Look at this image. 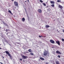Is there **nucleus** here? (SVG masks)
<instances>
[{"mask_svg":"<svg viewBox=\"0 0 64 64\" xmlns=\"http://www.w3.org/2000/svg\"><path fill=\"white\" fill-rule=\"evenodd\" d=\"M47 54H48V52L45 50L44 52L43 55L44 56H46L47 55Z\"/></svg>","mask_w":64,"mask_h":64,"instance_id":"f257e3e1","label":"nucleus"},{"mask_svg":"<svg viewBox=\"0 0 64 64\" xmlns=\"http://www.w3.org/2000/svg\"><path fill=\"white\" fill-rule=\"evenodd\" d=\"M14 4L16 6H18V3L16 2H14Z\"/></svg>","mask_w":64,"mask_h":64,"instance_id":"f03ea898","label":"nucleus"},{"mask_svg":"<svg viewBox=\"0 0 64 64\" xmlns=\"http://www.w3.org/2000/svg\"><path fill=\"white\" fill-rule=\"evenodd\" d=\"M38 11L39 13H42V10L41 9H39L38 10Z\"/></svg>","mask_w":64,"mask_h":64,"instance_id":"7ed1b4c3","label":"nucleus"},{"mask_svg":"<svg viewBox=\"0 0 64 64\" xmlns=\"http://www.w3.org/2000/svg\"><path fill=\"white\" fill-rule=\"evenodd\" d=\"M5 52L6 54H8V56L10 55V53H9V52L6 50L5 51Z\"/></svg>","mask_w":64,"mask_h":64,"instance_id":"20e7f679","label":"nucleus"},{"mask_svg":"<svg viewBox=\"0 0 64 64\" xmlns=\"http://www.w3.org/2000/svg\"><path fill=\"white\" fill-rule=\"evenodd\" d=\"M50 42L51 43H52V44H54L55 43V42L53 40H50Z\"/></svg>","mask_w":64,"mask_h":64,"instance_id":"39448f33","label":"nucleus"},{"mask_svg":"<svg viewBox=\"0 0 64 64\" xmlns=\"http://www.w3.org/2000/svg\"><path fill=\"white\" fill-rule=\"evenodd\" d=\"M22 57L23 58H24V59H26V58H28V56H26L24 55Z\"/></svg>","mask_w":64,"mask_h":64,"instance_id":"423d86ee","label":"nucleus"},{"mask_svg":"<svg viewBox=\"0 0 64 64\" xmlns=\"http://www.w3.org/2000/svg\"><path fill=\"white\" fill-rule=\"evenodd\" d=\"M56 43L57 44H58V45H60V42L59 41H56Z\"/></svg>","mask_w":64,"mask_h":64,"instance_id":"0eeeda50","label":"nucleus"},{"mask_svg":"<svg viewBox=\"0 0 64 64\" xmlns=\"http://www.w3.org/2000/svg\"><path fill=\"white\" fill-rule=\"evenodd\" d=\"M58 7L59 8H60V9H62V8H63L62 7V6L60 5H59L58 6Z\"/></svg>","mask_w":64,"mask_h":64,"instance_id":"6e6552de","label":"nucleus"},{"mask_svg":"<svg viewBox=\"0 0 64 64\" xmlns=\"http://www.w3.org/2000/svg\"><path fill=\"white\" fill-rule=\"evenodd\" d=\"M56 53H58V54H61V53L58 50H57L56 52Z\"/></svg>","mask_w":64,"mask_h":64,"instance_id":"1a4fd4ad","label":"nucleus"},{"mask_svg":"<svg viewBox=\"0 0 64 64\" xmlns=\"http://www.w3.org/2000/svg\"><path fill=\"white\" fill-rule=\"evenodd\" d=\"M55 62L56 64H60L59 62L58 61H56Z\"/></svg>","mask_w":64,"mask_h":64,"instance_id":"9d476101","label":"nucleus"},{"mask_svg":"<svg viewBox=\"0 0 64 64\" xmlns=\"http://www.w3.org/2000/svg\"><path fill=\"white\" fill-rule=\"evenodd\" d=\"M40 59L42 61H44L45 60L43 58H40Z\"/></svg>","mask_w":64,"mask_h":64,"instance_id":"9b49d317","label":"nucleus"},{"mask_svg":"<svg viewBox=\"0 0 64 64\" xmlns=\"http://www.w3.org/2000/svg\"><path fill=\"white\" fill-rule=\"evenodd\" d=\"M25 19L24 18H22V21L23 22H24V21H25Z\"/></svg>","mask_w":64,"mask_h":64,"instance_id":"f8f14e48","label":"nucleus"},{"mask_svg":"<svg viewBox=\"0 0 64 64\" xmlns=\"http://www.w3.org/2000/svg\"><path fill=\"white\" fill-rule=\"evenodd\" d=\"M28 51L29 52H32V50H31V49H29Z\"/></svg>","mask_w":64,"mask_h":64,"instance_id":"ddd939ff","label":"nucleus"},{"mask_svg":"<svg viewBox=\"0 0 64 64\" xmlns=\"http://www.w3.org/2000/svg\"><path fill=\"white\" fill-rule=\"evenodd\" d=\"M8 56H10V58L11 59H12V56H11V54H10Z\"/></svg>","mask_w":64,"mask_h":64,"instance_id":"4468645a","label":"nucleus"},{"mask_svg":"<svg viewBox=\"0 0 64 64\" xmlns=\"http://www.w3.org/2000/svg\"><path fill=\"white\" fill-rule=\"evenodd\" d=\"M49 26L48 25H46V28H48V27H49Z\"/></svg>","mask_w":64,"mask_h":64,"instance_id":"2eb2a0df","label":"nucleus"},{"mask_svg":"<svg viewBox=\"0 0 64 64\" xmlns=\"http://www.w3.org/2000/svg\"><path fill=\"white\" fill-rule=\"evenodd\" d=\"M50 3H51V4H54V2L52 1H51L50 2Z\"/></svg>","mask_w":64,"mask_h":64,"instance_id":"dca6fc26","label":"nucleus"},{"mask_svg":"<svg viewBox=\"0 0 64 64\" xmlns=\"http://www.w3.org/2000/svg\"><path fill=\"white\" fill-rule=\"evenodd\" d=\"M30 54L31 55H34V54H33V52H31L30 53Z\"/></svg>","mask_w":64,"mask_h":64,"instance_id":"f3484780","label":"nucleus"},{"mask_svg":"<svg viewBox=\"0 0 64 64\" xmlns=\"http://www.w3.org/2000/svg\"><path fill=\"white\" fill-rule=\"evenodd\" d=\"M42 4H43V5H44V6H46V5L44 3H43Z\"/></svg>","mask_w":64,"mask_h":64,"instance_id":"a211bd4d","label":"nucleus"},{"mask_svg":"<svg viewBox=\"0 0 64 64\" xmlns=\"http://www.w3.org/2000/svg\"><path fill=\"white\" fill-rule=\"evenodd\" d=\"M8 12H9V13H10V14H12V13L11 12V11L10 10H8Z\"/></svg>","mask_w":64,"mask_h":64,"instance_id":"6ab92c4d","label":"nucleus"},{"mask_svg":"<svg viewBox=\"0 0 64 64\" xmlns=\"http://www.w3.org/2000/svg\"><path fill=\"white\" fill-rule=\"evenodd\" d=\"M51 6L52 7H54V4H52L51 5Z\"/></svg>","mask_w":64,"mask_h":64,"instance_id":"aec40b11","label":"nucleus"},{"mask_svg":"<svg viewBox=\"0 0 64 64\" xmlns=\"http://www.w3.org/2000/svg\"><path fill=\"white\" fill-rule=\"evenodd\" d=\"M57 2H61V1H60L59 0H58L57 1Z\"/></svg>","mask_w":64,"mask_h":64,"instance_id":"412c9836","label":"nucleus"},{"mask_svg":"<svg viewBox=\"0 0 64 64\" xmlns=\"http://www.w3.org/2000/svg\"><path fill=\"white\" fill-rule=\"evenodd\" d=\"M40 2H41V3H43V2L41 0H40Z\"/></svg>","mask_w":64,"mask_h":64,"instance_id":"4be33fe9","label":"nucleus"},{"mask_svg":"<svg viewBox=\"0 0 64 64\" xmlns=\"http://www.w3.org/2000/svg\"><path fill=\"white\" fill-rule=\"evenodd\" d=\"M58 57L59 58H60V55H58Z\"/></svg>","mask_w":64,"mask_h":64,"instance_id":"5701e85b","label":"nucleus"},{"mask_svg":"<svg viewBox=\"0 0 64 64\" xmlns=\"http://www.w3.org/2000/svg\"><path fill=\"white\" fill-rule=\"evenodd\" d=\"M62 41H64V39H62Z\"/></svg>","mask_w":64,"mask_h":64,"instance_id":"b1692460","label":"nucleus"},{"mask_svg":"<svg viewBox=\"0 0 64 64\" xmlns=\"http://www.w3.org/2000/svg\"><path fill=\"white\" fill-rule=\"evenodd\" d=\"M3 24H6L5 23V22H3Z\"/></svg>","mask_w":64,"mask_h":64,"instance_id":"393cba45","label":"nucleus"},{"mask_svg":"<svg viewBox=\"0 0 64 64\" xmlns=\"http://www.w3.org/2000/svg\"><path fill=\"white\" fill-rule=\"evenodd\" d=\"M39 37H40V38H41V37H42V36H39Z\"/></svg>","mask_w":64,"mask_h":64,"instance_id":"a878e982","label":"nucleus"},{"mask_svg":"<svg viewBox=\"0 0 64 64\" xmlns=\"http://www.w3.org/2000/svg\"><path fill=\"white\" fill-rule=\"evenodd\" d=\"M6 43H8V42H7V40H6Z\"/></svg>","mask_w":64,"mask_h":64,"instance_id":"bb28decb","label":"nucleus"},{"mask_svg":"<svg viewBox=\"0 0 64 64\" xmlns=\"http://www.w3.org/2000/svg\"><path fill=\"white\" fill-rule=\"evenodd\" d=\"M62 32H64V30H62Z\"/></svg>","mask_w":64,"mask_h":64,"instance_id":"cd10ccee","label":"nucleus"},{"mask_svg":"<svg viewBox=\"0 0 64 64\" xmlns=\"http://www.w3.org/2000/svg\"><path fill=\"white\" fill-rule=\"evenodd\" d=\"M20 61H21L22 60V59H21V58L20 59Z\"/></svg>","mask_w":64,"mask_h":64,"instance_id":"c85d7f7f","label":"nucleus"},{"mask_svg":"<svg viewBox=\"0 0 64 64\" xmlns=\"http://www.w3.org/2000/svg\"><path fill=\"white\" fill-rule=\"evenodd\" d=\"M0 63L1 64H3V63L1 62H0Z\"/></svg>","mask_w":64,"mask_h":64,"instance_id":"c756f323","label":"nucleus"},{"mask_svg":"<svg viewBox=\"0 0 64 64\" xmlns=\"http://www.w3.org/2000/svg\"><path fill=\"white\" fill-rule=\"evenodd\" d=\"M45 64H48V62H46Z\"/></svg>","mask_w":64,"mask_h":64,"instance_id":"7c9ffc66","label":"nucleus"},{"mask_svg":"<svg viewBox=\"0 0 64 64\" xmlns=\"http://www.w3.org/2000/svg\"><path fill=\"white\" fill-rule=\"evenodd\" d=\"M8 31V30H6V31Z\"/></svg>","mask_w":64,"mask_h":64,"instance_id":"2f4dec72","label":"nucleus"},{"mask_svg":"<svg viewBox=\"0 0 64 64\" xmlns=\"http://www.w3.org/2000/svg\"><path fill=\"white\" fill-rule=\"evenodd\" d=\"M27 0L28 1V2H29V0Z\"/></svg>","mask_w":64,"mask_h":64,"instance_id":"473e14b6","label":"nucleus"},{"mask_svg":"<svg viewBox=\"0 0 64 64\" xmlns=\"http://www.w3.org/2000/svg\"><path fill=\"white\" fill-rule=\"evenodd\" d=\"M2 58H4H4L3 57H2Z\"/></svg>","mask_w":64,"mask_h":64,"instance_id":"72a5a7b5","label":"nucleus"},{"mask_svg":"<svg viewBox=\"0 0 64 64\" xmlns=\"http://www.w3.org/2000/svg\"><path fill=\"white\" fill-rule=\"evenodd\" d=\"M12 1H14V0H12Z\"/></svg>","mask_w":64,"mask_h":64,"instance_id":"f704fd0d","label":"nucleus"},{"mask_svg":"<svg viewBox=\"0 0 64 64\" xmlns=\"http://www.w3.org/2000/svg\"><path fill=\"white\" fill-rule=\"evenodd\" d=\"M1 49V48H0V49Z\"/></svg>","mask_w":64,"mask_h":64,"instance_id":"c9c22d12","label":"nucleus"},{"mask_svg":"<svg viewBox=\"0 0 64 64\" xmlns=\"http://www.w3.org/2000/svg\"><path fill=\"white\" fill-rule=\"evenodd\" d=\"M12 14V15H13V14Z\"/></svg>","mask_w":64,"mask_h":64,"instance_id":"e433bc0d","label":"nucleus"},{"mask_svg":"<svg viewBox=\"0 0 64 64\" xmlns=\"http://www.w3.org/2000/svg\"><path fill=\"white\" fill-rule=\"evenodd\" d=\"M25 2H26V1H25Z\"/></svg>","mask_w":64,"mask_h":64,"instance_id":"4c0bfd02","label":"nucleus"},{"mask_svg":"<svg viewBox=\"0 0 64 64\" xmlns=\"http://www.w3.org/2000/svg\"><path fill=\"white\" fill-rule=\"evenodd\" d=\"M0 28H1V27L0 26Z\"/></svg>","mask_w":64,"mask_h":64,"instance_id":"58836bf2","label":"nucleus"},{"mask_svg":"<svg viewBox=\"0 0 64 64\" xmlns=\"http://www.w3.org/2000/svg\"><path fill=\"white\" fill-rule=\"evenodd\" d=\"M24 61H25L24 60Z\"/></svg>","mask_w":64,"mask_h":64,"instance_id":"ea45409f","label":"nucleus"},{"mask_svg":"<svg viewBox=\"0 0 64 64\" xmlns=\"http://www.w3.org/2000/svg\"><path fill=\"white\" fill-rule=\"evenodd\" d=\"M0 45H1V44H0Z\"/></svg>","mask_w":64,"mask_h":64,"instance_id":"a19ab883","label":"nucleus"}]
</instances>
